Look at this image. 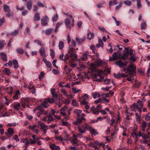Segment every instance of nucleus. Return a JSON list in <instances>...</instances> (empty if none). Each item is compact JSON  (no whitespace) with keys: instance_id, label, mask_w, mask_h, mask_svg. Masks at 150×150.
<instances>
[{"instance_id":"49","label":"nucleus","mask_w":150,"mask_h":150,"mask_svg":"<svg viewBox=\"0 0 150 150\" xmlns=\"http://www.w3.org/2000/svg\"><path fill=\"white\" fill-rule=\"evenodd\" d=\"M62 125L64 126H66L67 127H69L70 126V124L68 122L62 121Z\"/></svg>"},{"instance_id":"53","label":"nucleus","mask_w":150,"mask_h":150,"mask_svg":"<svg viewBox=\"0 0 150 150\" xmlns=\"http://www.w3.org/2000/svg\"><path fill=\"white\" fill-rule=\"evenodd\" d=\"M38 10V6L36 5H33V11L34 12H37Z\"/></svg>"},{"instance_id":"40","label":"nucleus","mask_w":150,"mask_h":150,"mask_svg":"<svg viewBox=\"0 0 150 150\" xmlns=\"http://www.w3.org/2000/svg\"><path fill=\"white\" fill-rule=\"evenodd\" d=\"M19 34L18 33V30H16L14 31L13 32H11L10 33V35L12 36H16L18 35Z\"/></svg>"},{"instance_id":"14","label":"nucleus","mask_w":150,"mask_h":150,"mask_svg":"<svg viewBox=\"0 0 150 150\" xmlns=\"http://www.w3.org/2000/svg\"><path fill=\"white\" fill-rule=\"evenodd\" d=\"M82 98H83V100L80 102L81 105H83V103H84L86 102H87L86 101V100L89 98V96L87 94L85 93L83 95Z\"/></svg>"},{"instance_id":"17","label":"nucleus","mask_w":150,"mask_h":150,"mask_svg":"<svg viewBox=\"0 0 150 150\" xmlns=\"http://www.w3.org/2000/svg\"><path fill=\"white\" fill-rule=\"evenodd\" d=\"M100 65V63L98 62H96L95 64H93L91 65L92 69L94 71H95L96 69V67H98Z\"/></svg>"},{"instance_id":"2","label":"nucleus","mask_w":150,"mask_h":150,"mask_svg":"<svg viewBox=\"0 0 150 150\" xmlns=\"http://www.w3.org/2000/svg\"><path fill=\"white\" fill-rule=\"evenodd\" d=\"M50 91L53 97L58 100V102L57 103H59L58 107H61L62 104V103L61 102V101L63 102L62 100L61 99L59 98H58L57 94L55 91V89L54 88H51Z\"/></svg>"},{"instance_id":"47","label":"nucleus","mask_w":150,"mask_h":150,"mask_svg":"<svg viewBox=\"0 0 150 150\" xmlns=\"http://www.w3.org/2000/svg\"><path fill=\"white\" fill-rule=\"evenodd\" d=\"M137 103V105H138V106H139L141 108H142L143 107V102L140 100H138Z\"/></svg>"},{"instance_id":"48","label":"nucleus","mask_w":150,"mask_h":150,"mask_svg":"<svg viewBox=\"0 0 150 150\" xmlns=\"http://www.w3.org/2000/svg\"><path fill=\"white\" fill-rule=\"evenodd\" d=\"M46 67L48 68H52V64L51 62L49 61L46 62L45 63Z\"/></svg>"},{"instance_id":"11","label":"nucleus","mask_w":150,"mask_h":150,"mask_svg":"<svg viewBox=\"0 0 150 150\" xmlns=\"http://www.w3.org/2000/svg\"><path fill=\"white\" fill-rule=\"evenodd\" d=\"M88 130L90 131L92 135H96L98 134L95 129L93 128L91 126L88 125Z\"/></svg>"},{"instance_id":"52","label":"nucleus","mask_w":150,"mask_h":150,"mask_svg":"<svg viewBox=\"0 0 150 150\" xmlns=\"http://www.w3.org/2000/svg\"><path fill=\"white\" fill-rule=\"evenodd\" d=\"M5 45V44L4 43V41H0V49H2Z\"/></svg>"},{"instance_id":"31","label":"nucleus","mask_w":150,"mask_h":150,"mask_svg":"<svg viewBox=\"0 0 150 150\" xmlns=\"http://www.w3.org/2000/svg\"><path fill=\"white\" fill-rule=\"evenodd\" d=\"M87 39L90 40L94 38V35L93 33L89 32L87 34Z\"/></svg>"},{"instance_id":"59","label":"nucleus","mask_w":150,"mask_h":150,"mask_svg":"<svg viewBox=\"0 0 150 150\" xmlns=\"http://www.w3.org/2000/svg\"><path fill=\"white\" fill-rule=\"evenodd\" d=\"M133 50L131 49L128 51H127V52H128V53L129 55H130L131 56H132L133 55Z\"/></svg>"},{"instance_id":"4","label":"nucleus","mask_w":150,"mask_h":150,"mask_svg":"<svg viewBox=\"0 0 150 150\" xmlns=\"http://www.w3.org/2000/svg\"><path fill=\"white\" fill-rule=\"evenodd\" d=\"M88 125L85 123L84 125H81L78 127L79 132L81 134L85 132L86 129L88 130Z\"/></svg>"},{"instance_id":"25","label":"nucleus","mask_w":150,"mask_h":150,"mask_svg":"<svg viewBox=\"0 0 150 150\" xmlns=\"http://www.w3.org/2000/svg\"><path fill=\"white\" fill-rule=\"evenodd\" d=\"M41 105L43 107L45 108H47L49 105L48 102L45 99H44V101L42 103Z\"/></svg>"},{"instance_id":"60","label":"nucleus","mask_w":150,"mask_h":150,"mask_svg":"<svg viewBox=\"0 0 150 150\" xmlns=\"http://www.w3.org/2000/svg\"><path fill=\"white\" fill-rule=\"evenodd\" d=\"M88 102H86L84 103H83V105H85V108L86 110H88L89 108V106L88 105Z\"/></svg>"},{"instance_id":"57","label":"nucleus","mask_w":150,"mask_h":150,"mask_svg":"<svg viewBox=\"0 0 150 150\" xmlns=\"http://www.w3.org/2000/svg\"><path fill=\"white\" fill-rule=\"evenodd\" d=\"M90 48L92 50V52L95 53V47L93 45H91L90 46Z\"/></svg>"},{"instance_id":"27","label":"nucleus","mask_w":150,"mask_h":150,"mask_svg":"<svg viewBox=\"0 0 150 150\" xmlns=\"http://www.w3.org/2000/svg\"><path fill=\"white\" fill-rule=\"evenodd\" d=\"M0 55L1 56V58L4 61H6L7 59V55L4 52H1Z\"/></svg>"},{"instance_id":"43","label":"nucleus","mask_w":150,"mask_h":150,"mask_svg":"<svg viewBox=\"0 0 150 150\" xmlns=\"http://www.w3.org/2000/svg\"><path fill=\"white\" fill-rule=\"evenodd\" d=\"M17 52L20 54H23L24 51L21 48H18L16 50Z\"/></svg>"},{"instance_id":"5","label":"nucleus","mask_w":150,"mask_h":150,"mask_svg":"<svg viewBox=\"0 0 150 150\" xmlns=\"http://www.w3.org/2000/svg\"><path fill=\"white\" fill-rule=\"evenodd\" d=\"M38 127H40V128L42 130L44 134H45L48 129L47 126L45 123L40 121L38 123Z\"/></svg>"},{"instance_id":"18","label":"nucleus","mask_w":150,"mask_h":150,"mask_svg":"<svg viewBox=\"0 0 150 150\" xmlns=\"http://www.w3.org/2000/svg\"><path fill=\"white\" fill-rule=\"evenodd\" d=\"M91 110L93 112V113L94 115L98 114L100 112V111L96 109L94 106H93Z\"/></svg>"},{"instance_id":"64","label":"nucleus","mask_w":150,"mask_h":150,"mask_svg":"<svg viewBox=\"0 0 150 150\" xmlns=\"http://www.w3.org/2000/svg\"><path fill=\"white\" fill-rule=\"evenodd\" d=\"M52 71L53 74L56 75L58 74L59 73V72L58 70L54 69L52 70Z\"/></svg>"},{"instance_id":"26","label":"nucleus","mask_w":150,"mask_h":150,"mask_svg":"<svg viewBox=\"0 0 150 150\" xmlns=\"http://www.w3.org/2000/svg\"><path fill=\"white\" fill-rule=\"evenodd\" d=\"M6 91L9 94H11L13 92L12 87L11 86L8 87L6 88Z\"/></svg>"},{"instance_id":"15","label":"nucleus","mask_w":150,"mask_h":150,"mask_svg":"<svg viewBox=\"0 0 150 150\" xmlns=\"http://www.w3.org/2000/svg\"><path fill=\"white\" fill-rule=\"evenodd\" d=\"M41 56L43 58H44L46 57V53L45 49L44 47H42L39 50Z\"/></svg>"},{"instance_id":"51","label":"nucleus","mask_w":150,"mask_h":150,"mask_svg":"<svg viewBox=\"0 0 150 150\" xmlns=\"http://www.w3.org/2000/svg\"><path fill=\"white\" fill-rule=\"evenodd\" d=\"M72 105L76 107H77L79 105L78 103L76 101L74 100H73L72 102Z\"/></svg>"},{"instance_id":"41","label":"nucleus","mask_w":150,"mask_h":150,"mask_svg":"<svg viewBox=\"0 0 150 150\" xmlns=\"http://www.w3.org/2000/svg\"><path fill=\"white\" fill-rule=\"evenodd\" d=\"M124 3L128 6H130L132 4L131 2L129 0H126L124 1Z\"/></svg>"},{"instance_id":"38","label":"nucleus","mask_w":150,"mask_h":150,"mask_svg":"<svg viewBox=\"0 0 150 150\" xmlns=\"http://www.w3.org/2000/svg\"><path fill=\"white\" fill-rule=\"evenodd\" d=\"M117 4V2L116 0H113V1L112 2V1H110L109 3V5L110 6V7L112 6V4L113 5L115 4L116 5Z\"/></svg>"},{"instance_id":"6","label":"nucleus","mask_w":150,"mask_h":150,"mask_svg":"<svg viewBox=\"0 0 150 150\" xmlns=\"http://www.w3.org/2000/svg\"><path fill=\"white\" fill-rule=\"evenodd\" d=\"M92 78L93 81L100 82L103 79V78L102 77L98 74H93L92 75Z\"/></svg>"},{"instance_id":"46","label":"nucleus","mask_w":150,"mask_h":150,"mask_svg":"<svg viewBox=\"0 0 150 150\" xmlns=\"http://www.w3.org/2000/svg\"><path fill=\"white\" fill-rule=\"evenodd\" d=\"M141 28L142 29H145L146 28V24L145 22H144L141 24Z\"/></svg>"},{"instance_id":"37","label":"nucleus","mask_w":150,"mask_h":150,"mask_svg":"<svg viewBox=\"0 0 150 150\" xmlns=\"http://www.w3.org/2000/svg\"><path fill=\"white\" fill-rule=\"evenodd\" d=\"M68 53L69 54V57H74L76 58L77 57V55L75 53H73L72 52H70V51L68 52Z\"/></svg>"},{"instance_id":"19","label":"nucleus","mask_w":150,"mask_h":150,"mask_svg":"<svg viewBox=\"0 0 150 150\" xmlns=\"http://www.w3.org/2000/svg\"><path fill=\"white\" fill-rule=\"evenodd\" d=\"M64 23L67 28H68L69 29H71V27L70 26V21L69 18H67L65 20Z\"/></svg>"},{"instance_id":"12","label":"nucleus","mask_w":150,"mask_h":150,"mask_svg":"<svg viewBox=\"0 0 150 150\" xmlns=\"http://www.w3.org/2000/svg\"><path fill=\"white\" fill-rule=\"evenodd\" d=\"M48 20V17L45 16L41 19V25L42 26H46L47 25V21Z\"/></svg>"},{"instance_id":"22","label":"nucleus","mask_w":150,"mask_h":150,"mask_svg":"<svg viewBox=\"0 0 150 150\" xmlns=\"http://www.w3.org/2000/svg\"><path fill=\"white\" fill-rule=\"evenodd\" d=\"M50 147L53 150H60L59 146H56L54 144H52L50 145Z\"/></svg>"},{"instance_id":"58","label":"nucleus","mask_w":150,"mask_h":150,"mask_svg":"<svg viewBox=\"0 0 150 150\" xmlns=\"http://www.w3.org/2000/svg\"><path fill=\"white\" fill-rule=\"evenodd\" d=\"M128 75H129V76H128L130 77L127 78V80L129 81H131L133 80L134 79V77H133V76L131 75L130 74H128Z\"/></svg>"},{"instance_id":"61","label":"nucleus","mask_w":150,"mask_h":150,"mask_svg":"<svg viewBox=\"0 0 150 150\" xmlns=\"http://www.w3.org/2000/svg\"><path fill=\"white\" fill-rule=\"evenodd\" d=\"M36 139H34V140H33L32 139H30V141L29 142L30 144H35L36 142Z\"/></svg>"},{"instance_id":"54","label":"nucleus","mask_w":150,"mask_h":150,"mask_svg":"<svg viewBox=\"0 0 150 150\" xmlns=\"http://www.w3.org/2000/svg\"><path fill=\"white\" fill-rule=\"evenodd\" d=\"M135 115L136 116V119L137 121H138V122L140 120V115H139L138 113L136 112L135 113Z\"/></svg>"},{"instance_id":"44","label":"nucleus","mask_w":150,"mask_h":150,"mask_svg":"<svg viewBox=\"0 0 150 150\" xmlns=\"http://www.w3.org/2000/svg\"><path fill=\"white\" fill-rule=\"evenodd\" d=\"M50 55L52 57V59H54V50L52 49H50Z\"/></svg>"},{"instance_id":"29","label":"nucleus","mask_w":150,"mask_h":150,"mask_svg":"<svg viewBox=\"0 0 150 150\" xmlns=\"http://www.w3.org/2000/svg\"><path fill=\"white\" fill-rule=\"evenodd\" d=\"M92 95L93 98L95 99L97 98H99L100 96V94L98 92H96L93 93H92Z\"/></svg>"},{"instance_id":"20","label":"nucleus","mask_w":150,"mask_h":150,"mask_svg":"<svg viewBox=\"0 0 150 150\" xmlns=\"http://www.w3.org/2000/svg\"><path fill=\"white\" fill-rule=\"evenodd\" d=\"M98 42L99 43L97 44L96 45V47L98 48H99L100 47H103L104 45L103 43L100 39H98Z\"/></svg>"},{"instance_id":"39","label":"nucleus","mask_w":150,"mask_h":150,"mask_svg":"<svg viewBox=\"0 0 150 150\" xmlns=\"http://www.w3.org/2000/svg\"><path fill=\"white\" fill-rule=\"evenodd\" d=\"M20 94V92L19 90L16 91L14 96H13V98L15 99H17L18 98V96Z\"/></svg>"},{"instance_id":"16","label":"nucleus","mask_w":150,"mask_h":150,"mask_svg":"<svg viewBox=\"0 0 150 150\" xmlns=\"http://www.w3.org/2000/svg\"><path fill=\"white\" fill-rule=\"evenodd\" d=\"M33 4V2L31 1H29L27 2L26 6L29 10H30L32 9Z\"/></svg>"},{"instance_id":"56","label":"nucleus","mask_w":150,"mask_h":150,"mask_svg":"<svg viewBox=\"0 0 150 150\" xmlns=\"http://www.w3.org/2000/svg\"><path fill=\"white\" fill-rule=\"evenodd\" d=\"M137 8L139 9L141 8L142 6L140 0H137Z\"/></svg>"},{"instance_id":"55","label":"nucleus","mask_w":150,"mask_h":150,"mask_svg":"<svg viewBox=\"0 0 150 150\" xmlns=\"http://www.w3.org/2000/svg\"><path fill=\"white\" fill-rule=\"evenodd\" d=\"M58 17V15L57 13L56 14V15L53 16L52 18V20L53 22L56 21L57 20V18Z\"/></svg>"},{"instance_id":"1","label":"nucleus","mask_w":150,"mask_h":150,"mask_svg":"<svg viewBox=\"0 0 150 150\" xmlns=\"http://www.w3.org/2000/svg\"><path fill=\"white\" fill-rule=\"evenodd\" d=\"M136 66L133 64L130 65L127 69L123 68V71H127L126 72L128 71L129 74H130L131 75L133 76L134 74L136 73Z\"/></svg>"},{"instance_id":"33","label":"nucleus","mask_w":150,"mask_h":150,"mask_svg":"<svg viewBox=\"0 0 150 150\" xmlns=\"http://www.w3.org/2000/svg\"><path fill=\"white\" fill-rule=\"evenodd\" d=\"M53 30L52 28H50L44 31L45 34L46 35H49L51 34Z\"/></svg>"},{"instance_id":"10","label":"nucleus","mask_w":150,"mask_h":150,"mask_svg":"<svg viewBox=\"0 0 150 150\" xmlns=\"http://www.w3.org/2000/svg\"><path fill=\"white\" fill-rule=\"evenodd\" d=\"M89 54V52L88 51H86L83 52L82 56L81 58V59L83 61L87 60Z\"/></svg>"},{"instance_id":"9","label":"nucleus","mask_w":150,"mask_h":150,"mask_svg":"<svg viewBox=\"0 0 150 150\" xmlns=\"http://www.w3.org/2000/svg\"><path fill=\"white\" fill-rule=\"evenodd\" d=\"M7 132H5V134L8 137H9L14 133V131L11 128H9L8 129Z\"/></svg>"},{"instance_id":"13","label":"nucleus","mask_w":150,"mask_h":150,"mask_svg":"<svg viewBox=\"0 0 150 150\" xmlns=\"http://www.w3.org/2000/svg\"><path fill=\"white\" fill-rule=\"evenodd\" d=\"M46 100L48 103H52L53 102H55V103L58 106V100L57 99L53 98H47L45 99Z\"/></svg>"},{"instance_id":"45","label":"nucleus","mask_w":150,"mask_h":150,"mask_svg":"<svg viewBox=\"0 0 150 150\" xmlns=\"http://www.w3.org/2000/svg\"><path fill=\"white\" fill-rule=\"evenodd\" d=\"M104 82L105 84H109L110 83V80L106 78L104 80Z\"/></svg>"},{"instance_id":"50","label":"nucleus","mask_w":150,"mask_h":150,"mask_svg":"<svg viewBox=\"0 0 150 150\" xmlns=\"http://www.w3.org/2000/svg\"><path fill=\"white\" fill-rule=\"evenodd\" d=\"M4 71L7 75H9L10 74H11L10 70L8 68H5L4 69Z\"/></svg>"},{"instance_id":"21","label":"nucleus","mask_w":150,"mask_h":150,"mask_svg":"<svg viewBox=\"0 0 150 150\" xmlns=\"http://www.w3.org/2000/svg\"><path fill=\"white\" fill-rule=\"evenodd\" d=\"M85 40L84 37H83L81 38H76V41L78 45L81 44Z\"/></svg>"},{"instance_id":"34","label":"nucleus","mask_w":150,"mask_h":150,"mask_svg":"<svg viewBox=\"0 0 150 150\" xmlns=\"http://www.w3.org/2000/svg\"><path fill=\"white\" fill-rule=\"evenodd\" d=\"M3 8L5 11L6 12H9L10 11L9 7L7 5H5L3 7Z\"/></svg>"},{"instance_id":"3","label":"nucleus","mask_w":150,"mask_h":150,"mask_svg":"<svg viewBox=\"0 0 150 150\" xmlns=\"http://www.w3.org/2000/svg\"><path fill=\"white\" fill-rule=\"evenodd\" d=\"M72 145L78 146L80 143V141L77 139L76 135L74 134L72 137L70 138L69 139Z\"/></svg>"},{"instance_id":"24","label":"nucleus","mask_w":150,"mask_h":150,"mask_svg":"<svg viewBox=\"0 0 150 150\" xmlns=\"http://www.w3.org/2000/svg\"><path fill=\"white\" fill-rule=\"evenodd\" d=\"M67 108L66 106H64L60 110V113L62 116H65V111L66 110Z\"/></svg>"},{"instance_id":"28","label":"nucleus","mask_w":150,"mask_h":150,"mask_svg":"<svg viewBox=\"0 0 150 150\" xmlns=\"http://www.w3.org/2000/svg\"><path fill=\"white\" fill-rule=\"evenodd\" d=\"M82 111L81 110L76 109L74 110V112L75 114H76L77 116L79 118L80 117V114L82 112Z\"/></svg>"},{"instance_id":"42","label":"nucleus","mask_w":150,"mask_h":150,"mask_svg":"<svg viewBox=\"0 0 150 150\" xmlns=\"http://www.w3.org/2000/svg\"><path fill=\"white\" fill-rule=\"evenodd\" d=\"M41 107L40 106H39L38 108V109L40 110V112H38L37 114V116L38 117H39L41 115L43 114V113L42 112V111H43V110L42 109H41Z\"/></svg>"},{"instance_id":"32","label":"nucleus","mask_w":150,"mask_h":150,"mask_svg":"<svg viewBox=\"0 0 150 150\" xmlns=\"http://www.w3.org/2000/svg\"><path fill=\"white\" fill-rule=\"evenodd\" d=\"M13 61L14 68L15 69H16L18 68V65L17 60L16 59H13Z\"/></svg>"},{"instance_id":"62","label":"nucleus","mask_w":150,"mask_h":150,"mask_svg":"<svg viewBox=\"0 0 150 150\" xmlns=\"http://www.w3.org/2000/svg\"><path fill=\"white\" fill-rule=\"evenodd\" d=\"M145 119L146 120H150V113H148L146 115Z\"/></svg>"},{"instance_id":"63","label":"nucleus","mask_w":150,"mask_h":150,"mask_svg":"<svg viewBox=\"0 0 150 150\" xmlns=\"http://www.w3.org/2000/svg\"><path fill=\"white\" fill-rule=\"evenodd\" d=\"M56 62H57V60L54 59L53 61L52 62V64L53 66H54L56 68L58 69V67L57 66H56L55 64H56Z\"/></svg>"},{"instance_id":"35","label":"nucleus","mask_w":150,"mask_h":150,"mask_svg":"<svg viewBox=\"0 0 150 150\" xmlns=\"http://www.w3.org/2000/svg\"><path fill=\"white\" fill-rule=\"evenodd\" d=\"M58 46L59 49H62L64 46V42L62 41H59V43Z\"/></svg>"},{"instance_id":"8","label":"nucleus","mask_w":150,"mask_h":150,"mask_svg":"<svg viewBox=\"0 0 150 150\" xmlns=\"http://www.w3.org/2000/svg\"><path fill=\"white\" fill-rule=\"evenodd\" d=\"M119 57L118 53L116 52H114L112 54V57H110L109 61H112L117 60L119 58Z\"/></svg>"},{"instance_id":"36","label":"nucleus","mask_w":150,"mask_h":150,"mask_svg":"<svg viewBox=\"0 0 150 150\" xmlns=\"http://www.w3.org/2000/svg\"><path fill=\"white\" fill-rule=\"evenodd\" d=\"M47 118H48L47 122L48 124L50 123L52 120H54L52 116L50 115H47Z\"/></svg>"},{"instance_id":"23","label":"nucleus","mask_w":150,"mask_h":150,"mask_svg":"<svg viewBox=\"0 0 150 150\" xmlns=\"http://www.w3.org/2000/svg\"><path fill=\"white\" fill-rule=\"evenodd\" d=\"M84 119V118L81 117V118H78L77 119L76 121H74L73 122L74 125H77L79 124L80 123L82 120Z\"/></svg>"},{"instance_id":"30","label":"nucleus","mask_w":150,"mask_h":150,"mask_svg":"<svg viewBox=\"0 0 150 150\" xmlns=\"http://www.w3.org/2000/svg\"><path fill=\"white\" fill-rule=\"evenodd\" d=\"M40 17L39 13L38 12L36 13L34 15V20L35 21H37L40 20Z\"/></svg>"},{"instance_id":"7","label":"nucleus","mask_w":150,"mask_h":150,"mask_svg":"<svg viewBox=\"0 0 150 150\" xmlns=\"http://www.w3.org/2000/svg\"><path fill=\"white\" fill-rule=\"evenodd\" d=\"M128 62V61H125V62H123L121 60H120L116 61L115 63L118 65L120 67L122 68L123 67L127 66Z\"/></svg>"}]
</instances>
